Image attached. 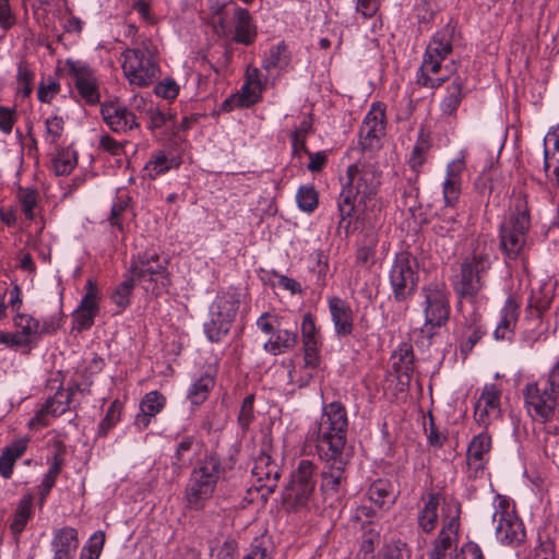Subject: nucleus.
Instances as JSON below:
<instances>
[{"label": "nucleus", "instance_id": "f257e3e1", "mask_svg": "<svg viewBox=\"0 0 559 559\" xmlns=\"http://www.w3.org/2000/svg\"><path fill=\"white\" fill-rule=\"evenodd\" d=\"M455 27L448 24L430 38L417 73V84L427 88L439 87L455 72V64L444 63L452 53Z\"/></svg>", "mask_w": 559, "mask_h": 559}, {"label": "nucleus", "instance_id": "f03ea898", "mask_svg": "<svg viewBox=\"0 0 559 559\" xmlns=\"http://www.w3.org/2000/svg\"><path fill=\"white\" fill-rule=\"evenodd\" d=\"M380 186V173L371 162H358L347 168L343 189L338 199V211L342 221L350 217L356 202L366 204L376 194Z\"/></svg>", "mask_w": 559, "mask_h": 559}, {"label": "nucleus", "instance_id": "7ed1b4c3", "mask_svg": "<svg viewBox=\"0 0 559 559\" xmlns=\"http://www.w3.org/2000/svg\"><path fill=\"white\" fill-rule=\"evenodd\" d=\"M222 461L214 454L206 455L192 469L183 492L186 508L203 510L213 497L218 480L224 476Z\"/></svg>", "mask_w": 559, "mask_h": 559}, {"label": "nucleus", "instance_id": "20e7f679", "mask_svg": "<svg viewBox=\"0 0 559 559\" xmlns=\"http://www.w3.org/2000/svg\"><path fill=\"white\" fill-rule=\"evenodd\" d=\"M348 418L345 407L340 402H332L323 407L317 421L316 448L318 454L345 453Z\"/></svg>", "mask_w": 559, "mask_h": 559}, {"label": "nucleus", "instance_id": "39448f33", "mask_svg": "<svg viewBox=\"0 0 559 559\" xmlns=\"http://www.w3.org/2000/svg\"><path fill=\"white\" fill-rule=\"evenodd\" d=\"M530 227L526 195L519 193L513 199L509 216L500 225V248L508 259H518L522 254Z\"/></svg>", "mask_w": 559, "mask_h": 559}, {"label": "nucleus", "instance_id": "423d86ee", "mask_svg": "<svg viewBox=\"0 0 559 559\" xmlns=\"http://www.w3.org/2000/svg\"><path fill=\"white\" fill-rule=\"evenodd\" d=\"M317 466L309 460H301L290 475L282 493V504L287 511L299 512L309 509L313 501Z\"/></svg>", "mask_w": 559, "mask_h": 559}, {"label": "nucleus", "instance_id": "0eeeda50", "mask_svg": "<svg viewBox=\"0 0 559 559\" xmlns=\"http://www.w3.org/2000/svg\"><path fill=\"white\" fill-rule=\"evenodd\" d=\"M421 308L425 323L421 333L431 338L435 330L445 325L450 318V293L442 282H433L421 288Z\"/></svg>", "mask_w": 559, "mask_h": 559}, {"label": "nucleus", "instance_id": "6e6552de", "mask_svg": "<svg viewBox=\"0 0 559 559\" xmlns=\"http://www.w3.org/2000/svg\"><path fill=\"white\" fill-rule=\"evenodd\" d=\"M169 259L157 250H147L139 253L131 262L129 274L136 282L154 284L153 292L159 295L171 284L168 271Z\"/></svg>", "mask_w": 559, "mask_h": 559}, {"label": "nucleus", "instance_id": "1a4fd4ad", "mask_svg": "<svg viewBox=\"0 0 559 559\" xmlns=\"http://www.w3.org/2000/svg\"><path fill=\"white\" fill-rule=\"evenodd\" d=\"M150 45L148 40H142L138 47L122 52V70L132 85L147 86L158 78L159 68Z\"/></svg>", "mask_w": 559, "mask_h": 559}, {"label": "nucleus", "instance_id": "9d476101", "mask_svg": "<svg viewBox=\"0 0 559 559\" xmlns=\"http://www.w3.org/2000/svg\"><path fill=\"white\" fill-rule=\"evenodd\" d=\"M241 295L235 289L219 293L210 306V320L204 324V332L211 342H219L227 335L236 319Z\"/></svg>", "mask_w": 559, "mask_h": 559}, {"label": "nucleus", "instance_id": "9b49d317", "mask_svg": "<svg viewBox=\"0 0 559 559\" xmlns=\"http://www.w3.org/2000/svg\"><path fill=\"white\" fill-rule=\"evenodd\" d=\"M493 508L492 521L496 523L497 539L503 545L513 547L524 543L525 527L510 500L498 495L495 498Z\"/></svg>", "mask_w": 559, "mask_h": 559}, {"label": "nucleus", "instance_id": "f8f14e48", "mask_svg": "<svg viewBox=\"0 0 559 559\" xmlns=\"http://www.w3.org/2000/svg\"><path fill=\"white\" fill-rule=\"evenodd\" d=\"M491 266L490 255L486 250H476L461 263L455 292L464 298L472 299L485 285V276Z\"/></svg>", "mask_w": 559, "mask_h": 559}, {"label": "nucleus", "instance_id": "ddd939ff", "mask_svg": "<svg viewBox=\"0 0 559 559\" xmlns=\"http://www.w3.org/2000/svg\"><path fill=\"white\" fill-rule=\"evenodd\" d=\"M461 507L456 501H444L442 528L432 544L429 559H454L457 547Z\"/></svg>", "mask_w": 559, "mask_h": 559}, {"label": "nucleus", "instance_id": "4468645a", "mask_svg": "<svg viewBox=\"0 0 559 559\" xmlns=\"http://www.w3.org/2000/svg\"><path fill=\"white\" fill-rule=\"evenodd\" d=\"M523 395L525 408L533 420L544 424L554 418L559 393L551 391L542 378L526 384Z\"/></svg>", "mask_w": 559, "mask_h": 559}, {"label": "nucleus", "instance_id": "2eb2a0df", "mask_svg": "<svg viewBox=\"0 0 559 559\" xmlns=\"http://www.w3.org/2000/svg\"><path fill=\"white\" fill-rule=\"evenodd\" d=\"M418 262L408 252L396 254L390 271V284L397 301H405L416 292L418 285Z\"/></svg>", "mask_w": 559, "mask_h": 559}, {"label": "nucleus", "instance_id": "dca6fc26", "mask_svg": "<svg viewBox=\"0 0 559 559\" xmlns=\"http://www.w3.org/2000/svg\"><path fill=\"white\" fill-rule=\"evenodd\" d=\"M324 466L320 473V490L324 499L338 497L347 484L346 466L348 455L346 453L318 454Z\"/></svg>", "mask_w": 559, "mask_h": 559}, {"label": "nucleus", "instance_id": "f3484780", "mask_svg": "<svg viewBox=\"0 0 559 559\" xmlns=\"http://www.w3.org/2000/svg\"><path fill=\"white\" fill-rule=\"evenodd\" d=\"M90 392L87 385L81 388L80 384H74L68 390L60 389L53 396L49 397L46 403L36 412L35 416L29 420V427L43 428L50 424L51 417H57L66 413L69 408L71 397L75 392Z\"/></svg>", "mask_w": 559, "mask_h": 559}, {"label": "nucleus", "instance_id": "a211bd4d", "mask_svg": "<svg viewBox=\"0 0 559 559\" xmlns=\"http://www.w3.org/2000/svg\"><path fill=\"white\" fill-rule=\"evenodd\" d=\"M385 133V107L374 103L367 112L359 130V143L364 151H374L381 146Z\"/></svg>", "mask_w": 559, "mask_h": 559}, {"label": "nucleus", "instance_id": "6ab92c4d", "mask_svg": "<svg viewBox=\"0 0 559 559\" xmlns=\"http://www.w3.org/2000/svg\"><path fill=\"white\" fill-rule=\"evenodd\" d=\"M66 64L81 98L88 105L99 103L98 80L94 71L80 61L67 60Z\"/></svg>", "mask_w": 559, "mask_h": 559}, {"label": "nucleus", "instance_id": "aec40b11", "mask_svg": "<svg viewBox=\"0 0 559 559\" xmlns=\"http://www.w3.org/2000/svg\"><path fill=\"white\" fill-rule=\"evenodd\" d=\"M100 114L105 123L115 133H129L141 127L135 114L118 102L103 104Z\"/></svg>", "mask_w": 559, "mask_h": 559}, {"label": "nucleus", "instance_id": "412c9836", "mask_svg": "<svg viewBox=\"0 0 559 559\" xmlns=\"http://www.w3.org/2000/svg\"><path fill=\"white\" fill-rule=\"evenodd\" d=\"M251 473L257 490L263 491V498L274 492L281 477V468L269 454L261 453L257 456Z\"/></svg>", "mask_w": 559, "mask_h": 559}, {"label": "nucleus", "instance_id": "4be33fe9", "mask_svg": "<svg viewBox=\"0 0 559 559\" xmlns=\"http://www.w3.org/2000/svg\"><path fill=\"white\" fill-rule=\"evenodd\" d=\"M501 391L496 384L484 386L474 408V417L477 424L488 427L501 416Z\"/></svg>", "mask_w": 559, "mask_h": 559}, {"label": "nucleus", "instance_id": "5701e85b", "mask_svg": "<svg viewBox=\"0 0 559 559\" xmlns=\"http://www.w3.org/2000/svg\"><path fill=\"white\" fill-rule=\"evenodd\" d=\"M491 450V437L487 431H481L475 436L467 448L466 464L468 472L474 477L484 472Z\"/></svg>", "mask_w": 559, "mask_h": 559}, {"label": "nucleus", "instance_id": "b1692460", "mask_svg": "<svg viewBox=\"0 0 559 559\" xmlns=\"http://www.w3.org/2000/svg\"><path fill=\"white\" fill-rule=\"evenodd\" d=\"M466 167L464 156L453 159L447 166V175L443 182V198L448 206H453L461 194L462 174Z\"/></svg>", "mask_w": 559, "mask_h": 559}, {"label": "nucleus", "instance_id": "393cba45", "mask_svg": "<svg viewBox=\"0 0 559 559\" xmlns=\"http://www.w3.org/2000/svg\"><path fill=\"white\" fill-rule=\"evenodd\" d=\"M467 301L469 302L472 312L469 316L464 314L465 323L460 338V349L464 356L468 355L473 350L474 346L485 334V330L481 324V314L474 309L472 300Z\"/></svg>", "mask_w": 559, "mask_h": 559}, {"label": "nucleus", "instance_id": "a878e982", "mask_svg": "<svg viewBox=\"0 0 559 559\" xmlns=\"http://www.w3.org/2000/svg\"><path fill=\"white\" fill-rule=\"evenodd\" d=\"M329 310L338 336H347L354 329V313L350 306L340 297L329 298Z\"/></svg>", "mask_w": 559, "mask_h": 559}, {"label": "nucleus", "instance_id": "bb28decb", "mask_svg": "<svg viewBox=\"0 0 559 559\" xmlns=\"http://www.w3.org/2000/svg\"><path fill=\"white\" fill-rule=\"evenodd\" d=\"M231 10L235 27L229 35H233V40L243 45L252 44L257 37V27L252 23L249 11L235 4H233Z\"/></svg>", "mask_w": 559, "mask_h": 559}, {"label": "nucleus", "instance_id": "cd10ccee", "mask_svg": "<svg viewBox=\"0 0 559 559\" xmlns=\"http://www.w3.org/2000/svg\"><path fill=\"white\" fill-rule=\"evenodd\" d=\"M53 558L73 559L79 547L78 532L73 527L58 530L52 539Z\"/></svg>", "mask_w": 559, "mask_h": 559}, {"label": "nucleus", "instance_id": "c85d7f7f", "mask_svg": "<svg viewBox=\"0 0 559 559\" xmlns=\"http://www.w3.org/2000/svg\"><path fill=\"white\" fill-rule=\"evenodd\" d=\"M165 397L157 391L147 393L140 404V413L135 417V425L140 429H145L151 423V418L155 417L165 406Z\"/></svg>", "mask_w": 559, "mask_h": 559}, {"label": "nucleus", "instance_id": "c756f323", "mask_svg": "<svg viewBox=\"0 0 559 559\" xmlns=\"http://www.w3.org/2000/svg\"><path fill=\"white\" fill-rule=\"evenodd\" d=\"M13 321L17 332L12 335L15 337L14 340L23 342L13 344V346H26L32 340L40 337V322L32 316L17 312Z\"/></svg>", "mask_w": 559, "mask_h": 559}, {"label": "nucleus", "instance_id": "7c9ffc66", "mask_svg": "<svg viewBox=\"0 0 559 559\" xmlns=\"http://www.w3.org/2000/svg\"><path fill=\"white\" fill-rule=\"evenodd\" d=\"M519 317V306L515 300L508 298L501 309V318L493 335L496 340H509L513 335Z\"/></svg>", "mask_w": 559, "mask_h": 559}, {"label": "nucleus", "instance_id": "2f4dec72", "mask_svg": "<svg viewBox=\"0 0 559 559\" xmlns=\"http://www.w3.org/2000/svg\"><path fill=\"white\" fill-rule=\"evenodd\" d=\"M262 90L258 88V85L245 83L237 94L226 98L223 103V110L230 111L235 108L250 107L258 103L261 98Z\"/></svg>", "mask_w": 559, "mask_h": 559}, {"label": "nucleus", "instance_id": "473e14b6", "mask_svg": "<svg viewBox=\"0 0 559 559\" xmlns=\"http://www.w3.org/2000/svg\"><path fill=\"white\" fill-rule=\"evenodd\" d=\"M424 500V506L418 512L417 522L424 533H431L438 523V507L440 497L438 493H429Z\"/></svg>", "mask_w": 559, "mask_h": 559}, {"label": "nucleus", "instance_id": "72a5a7b5", "mask_svg": "<svg viewBox=\"0 0 559 559\" xmlns=\"http://www.w3.org/2000/svg\"><path fill=\"white\" fill-rule=\"evenodd\" d=\"M297 343L298 336L295 332L277 329L270 335V338L264 343L263 348L266 353L276 356L294 349Z\"/></svg>", "mask_w": 559, "mask_h": 559}, {"label": "nucleus", "instance_id": "f704fd0d", "mask_svg": "<svg viewBox=\"0 0 559 559\" xmlns=\"http://www.w3.org/2000/svg\"><path fill=\"white\" fill-rule=\"evenodd\" d=\"M464 96V81L457 76L447 86L445 95L440 102V110L442 115H454Z\"/></svg>", "mask_w": 559, "mask_h": 559}, {"label": "nucleus", "instance_id": "c9c22d12", "mask_svg": "<svg viewBox=\"0 0 559 559\" xmlns=\"http://www.w3.org/2000/svg\"><path fill=\"white\" fill-rule=\"evenodd\" d=\"M552 297V289L548 285H539L537 288H532L527 304L530 316L542 317L550 307Z\"/></svg>", "mask_w": 559, "mask_h": 559}, {"label": "nucleus", "instance_id": "e433bc0d", "mask_svg": "<svg viewBox=\"0 0 559 559\" xmlns=\"http://www.w3.org/2000/svg\"><path fill=\"white\" fill-rule=\"evenodd\" d=\"M370 501L380 508L390 507L395 502L393 485L386 479H378L368 490Z\"/></svg>", "mask_w": 559, "mask_h": 559}, {"label": "nucleus", "instance_id": "4c0bfd02", "mask_svg": "<svg viewBox=\"0 0 559 559\" xmlns=\"http://www.w3.org/2000/svg\"><path fill=\"white\" fill-rule=\"evenodd\" d=\"M179 163L175 157H169L165 152L158 151L152 155L144 167V171L150 179H156L166 174L171 168H177Z\"/></svg>", "mask_w": 559, "mask_h": 559}, {"label": "nucleus", "instance_id": "58836bf2", "mask_svg": "<svg viewBox=\"0 0 559 559\" xmlns=\"http://www.w3.org/2000/svg\"><path fill=\"white\" fill-rule=\"evenodd\" d=\"M26 450L24 441H17L5 448L0 455V474L4 478H10L13 472L14 463L23 455Z\"/></svg>", "mask_w": 559, "mask_h": 559}, {"label": "nucleus", "instance_id": "ea45409f", "mask_svg": "<svg viewBox=\"0 0 559 559\" xmlns=\"http://www.w3.org/2000/svg\"><path fill=\"white\" fill-rule=\"evenodd\" d=\"M392 367L401 374L408 376L414 369V353L409 344H402L392 355Z\"/></svg>", "mask_w": 559, "mask_h": 559}, {"label": "nucleus", "instance_id": "a19ab883", "mask_svg": "<svg viewBox=\"0 0 559 559\" xmlns=\"http://www.w3.org/2000/svg\"><path fill=\"white\" fill-rule=\"evenodd\" d=\"M290 61V55L284 43L270 48L266 57L263 60V68L266 71L273 69L284 70L288 67Z\"/></svg>", "mask_w": 559, "mask_h": 559}, {"label": "nucleus", "instance_id": "79ce46f5", "mask_svg": "<svg viewBox=\"0 0 559 559\" xmlns=\"http://www.w3.org/2000/svg\"><path fill=\"white\" fill-rule=\"evenodd\" d=\"M215 380L209 373L201 376L192 383L188 397L193 405L202 404L209 396L210 391L214 388Z\"/></svg>", "mask_w": 559, "mask_h": 559}, {"label": "nucleus", "instance_id": "37998d69", "mask_svg": "<svg viewBox=\"0 0 559 559\" xmlns=\"http://www.w3.org/2000/svg\"><path fill=\"white\" fill-rule=\"evenodd\" d=\"M231 3L216 1L210 7V11L213 15L214 29L217 35L222 37H228L231 33L230 25L225 21L223 14H228Z\"/></svg>", "mask_w": 559, "mask_h": 559}, {"label": "nucleus", "instance_id": "c03bdc74", "mask_svg": "<svg viewBox=\"0 0 559 559\" xmlns=\"http://www.w3.org/2000/svg\"><path fill=\"white\" fill-rule=\"evenodd\" d=\"M76 163L75 152L63 150L52 159V169L57 176H66L74 169Z\"/></svg>", "mask_w": 559, "mask_h": 559}, {"label": "nucleus", "instance_id": "a18cd8bd", "mask_svg": "<svg viewBox=\"0 0 559 559\" xmlns=\"http://www.w3.org/2000/svg\"><path fill=\"white\" fill-rule=\"evenodd\" d=\"M31 512L32 499L29 497L22 498L17 504L14 519L11 523V530L14 534H20L24 530L31 516Z\"/></svg>", "mask_w": 559, "mask_h": 559}, {"label": "nucleus", "instance_id": "49530a36", "mask_svg": "<svg viewBox=\"0 0 559 559\" xmlns=\"http://www.w3.org/2000/svg\"><path fill=\"white\" fill-rule=\"evenodd\" d=\"M321 337L302 341L305 367L316 369L320 365Z\"/></svg>", "mask_w": 559, "mask_h": 559}, {"label": "nucleus", "instance_id": "de8ad7c7", "mask_svg": "<svg viewBox=\"0 0 559 559\" xmlns=\"http://www.w3.org/2000/svg\"><path fill=\"white\" fill-rule=\"evenodd\" d=\"M136 280L130 274L122 283L118 285L111 295L112 301L120 310L127 308L130 302L131 292L135 285Z\"/></svg>", "mask_w": 559, "mask_h": 559}, {"label": "nucleus", "instance_id": "09e8293b", "mask_svg": "<svg viewBox=\"0 0 559 559\" xmlns=\"http://www.w3.org/2000/svg\"><path fill=\"white\" fill-rule=\"evenodd\" d=\"M545 326L542 317L530 316L526 319V328L523 331V340L528 344L533 345L539 341L545 334Z\"/></svg>", "mask_w": 559, "mask_h": 559}, {"label": "nucleus", "instance_id": "8fccbe9b", "mask_svg": "<svg viewBox=\"0 0 559 559\" xmlns=\"http://www.w3.org/2000/svg\"><path fill=\"white\" fill-rule=\"evenodd\" d=\"M296 200L299 209L307 213L313 212L318 206V193L313 186H301Z\"/></svg>", "mask_w": 559, "mask_h": 559}, {"label": "nucleus", "instance_id": "3c124183", "mask_svg": "<svg viewBox=\"0 0 559 559\" xmlns=\"http://www.w3.org/2000/svg\"><path fill=\"white\" fill-rule=\"evenodd\" d=\"M19 201L21 203L24 215L27 219L32 221L35 218V207L37 205L38 193L36 190L31 188H20L17 193Z\"/></svg>", "mask_w": 559, "mask_h": 559}, {"label": "nucleus", "instance_id": "603ef678", "mask_svg": "<svg viewBox=\"0 0 559 559\" xmlns=\"http://www.w3.org/2000/svg\"><path fill=\"white\" fill-rule=\"evenodd\" d=\"M199 444L195 442V439L191 436L185 437L177 447L176 451V460L179 465H185L188 462H191L192 454L197 453Z\"/></svg>", "mask_w": 559, "mask_h": 559}, {"label": "nucleus", "instance_id": "864d4df0", "mask_svg": "<svg viewBox=\"0 0 559 559\" xmlns=\"http://www.w3.org/2000/svg\"><path fill=\"white\" fill-rule=\"evenodd\" d=\"M380 542V534L374 530L364 533L358 557L361 559H372L376 546Z\"/></svg>", "mask_w": 559, "mask_h": 559}, {"label": "nucleus", "instance_id": "5fc2aeb1", "mask_svg": "<svg viewBox=\"0 0 559 559\" xmlns=\"http://www.w3.org/2000/svg\"><path fill=\"white\" fill-rule=\"evenodd\" d=\"M16 80L19 84V92L22 93L23 97H28L32 93L34 73L24 61L19 63Z\"/></svg>", "mask_w": 559, "mask_h": 559}, {"label": "nucleus", "instance_id": "6e6d98bb", "mask_svg": "<svg viewBox=\"0 0 559 559\" xmlns=\"http://www.w3.org/2000/svg\"><path fill=\"white\" fill-rule=\"evenodd\" d=\"M86 293L83 296L79 308L98 314V296L95 283L90 278L85 285Z\"/></svg>", "mask_w": 559, "mask_h": 559}, {"label": "nucleus", "instance_id": "4d7b16f0", "mask_svg": "<svg viewBox=\"0 0 559 559\" xmlns=\"http://www.w3.org/2000/svg\"><path fill=\"white\" fill-rule=\"evenodd\" d=\"M272 544L269 538H255L251 544L249 554L243 559H271Z\"/></svg>", "mask_w": 559, "mask_h": 559}, {"label": "nucleus", "instance_id": "13d9d810", "mask_svg": "<svg viewBox=\"0 0 559 559\" xmlns=\"http://www.w3.org/2000/svg\"><path fill=\"white\" fill-rule=\"evenodd\" d=\"M411 550L406 543L397 539L388 543L383 548V559H409Z\"/></svg>", "mask_w": 559, "mask_h": 559}, {"label": "nucleus", "instance_id": "bf43d9fd", "mask_svg": "<svg viewBox=\"0 0 559 559\" xmlns=\"http://www.w3.org/2000/svg\"><path fill=\"white\" fill-rule=\"evenodd\" d=\"M63 120L53 116L45 121V140L49 144H56L63 133Z\"/></svg>", "mask_w": 559, "mask_h": 559}, {"label": "nucleus", "instance_id": "052dcab7", "mask_svg": "<svg viewBox=\"0 0 559 559\" xmlns=\"http://www.w3.org/2000/svg\"><path fill=\"white\" fill-rule=\"evenodd\" d=\"M433 229L441 237L453 238L461 230V224L453 217L440 218L433 225Z\"/></svg>", "mask_w": 559, "mask_h": 559}, {"label": "nucleus", "instance_id": "680f3d73", "mask_svg": "<svg viewBox=\"0 0 559 559\" xmlns=\"http://www.w3.org/2000/svg\"><path fill=\"white\" fill-rule=\"evenodd\" d=\"M59 91L60 84L56 80L48 78L40 82L37 96L41 103H50Z\"/></svg>", "mask_w": 559, "mask_h": 559}, {"label": "nucleus", "instance_id": "e2e57ef3", "mask_svg": "<svg viewBox=\"0 0 559 559\" xmlns=\"http://www.w3.org/2000/svg\"><path fill=\"white\" fill-rule=\"evenodd\" d=\"M146 117L150 120L148 129L152 131L163 128L169 119V115L157 104H154L151 109H148Z\"/></svg>", "mask_w": 559, "mask_h": 559}, {"label": "nucleus", "instance_id": "0e129e2a", "mask_svg": "<svg viewBox=\"0 0 559 559\" xmlns=\"http://www.w3.org/2000/svg\"><path fill=\"white\" fill-rule=\"evenodd\" d=\"M253 402V395H248L242 401L238 416V421L242 428H247L254 418Z\"/></svg>", "mask_w": 559, "mask_h": 559}, {"label": "nucleus", "instance_id": "69168bd1", "mask_svg": "<svg viewBox=\"0 0 559 559\" xmlns=\"http://www.w3.org/2000/svg\"><path fill=\"white\" fill-rule=\"evenodd\" d=\"M236 549V542L233 539H226L222 545L213 547L211 554L215 559H234Z\"/></svg>", "mask_w": 559, "mask_h": 559}, {"label": "nucleus", "instance_id": "338daca9", "mask_svg": "<svg viewBox=\"0 0 559 559\" xmlns=\"http://www.w3.org/2000/svg\"><path fill=\"white\" fill-rule=\"evenodd\" d=\"M120 418V406L117 403H112L107 411L105 418L99 424V430L106 435L107 431L114 427Z\"/></svg>", "mask_w": 559, "mask_h": 559}, {"label": "nucleus", "instance_id": "774afa93", "mask_svg": "<svg viewBox=\"0 0 559 559\" xmlns=\"http://www.w3.org/2000/svg\"><path fill=\"white\" fill-rule=\"evenodd\" d=\"M155 93L165 99H174L179 93V86L173 80H165L155 86Z\"/></svg>", "mask_w": 559, "mask_h": 559}]
</instances>
